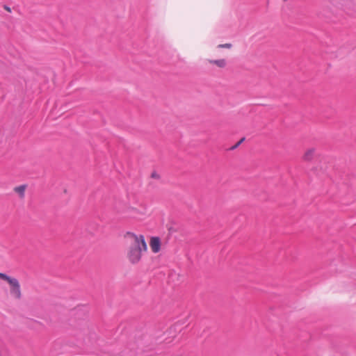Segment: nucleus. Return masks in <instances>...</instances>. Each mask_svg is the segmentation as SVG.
<instances>
[{"label":"nucleus","instance_id":"1a4fd4ad","mask_svg":"<svg viewBox=\"0 0 356 356\" xmlns=\"http://www.w3.org/2000/svg\"><path fill=\"white\" fill-rule=\"evenodd\" d=\"M231 47H232V44H229V43H226V44H219V45L218 46V47H219V48H228V49H229V48H231Z\"/></svg>","mask_w":356,"mask_h":356},{"label":"nucleus","instance_id":"f8f14e48","mask_svg":"<svg viewBox=\"0 0 356 356\" xmlns=\"http://www.w3.org/2000/svg\"><path fill=\"white\" fill-rule=\"evenodd\" d=\"M240 145V144H238V142L237 143H236L234 146H232L230 149H235L236 148H237L238 146Z\"/></svg>","mask_w":356,"mask_h":356},{"label":"nucleus","instance_id":"f03ea898","mask_svg":"<svg viewBox=\"0 0 356 356\" xmlns=\"http://www.w3.org/2000/svg\"><path fill=\"white\" fill-rule=\"evenodd\" d=\"M10 286V294L16 299H20L22 297L20 284L16 278H13L9 282Z\"/></svg>","mask_w":356,"mask_h":356},{"label":"nucleus","instance_id":"9b49d317","mask_svg":"<svg viewBox=\"0 0 356 356\" xmlns=\"http://www.w3.org/2000/svg\"><path fill=\"white\" fill-rule=\"evenodd\" d=\"M3 8H4L6 10H7L8 12H11V8H10L9 6H8L7 5H4V6H3Z\"/></svg>","mask_w":356,"mask_h":356},{"label":"nucleus","instance_id":"423d86ee","mask_svg":"<svg viewBox=\"0 0 356 356\" xmlns=\"http://www.w3.org/2000/svg\"><path fill=\"white\" fill-rule=\"evenodd\" d=\"M26 189L25 185H21L15 188V191L21 197H24Z\"/></svg>","mask_w":356,"mask_h":356},{"label":"nucleus","instance_id":"39448f33","mask_svg":"<svg viewBox=\"0 0 356 356\" xmlns=\"http://www.w3.org/2000/svg\"><path fill=\"white\" fill-rule=\"evenodd\" d=\"M316 152L315 148H310L307 149L304 154L302 159L305 161H309L313 159Z\"/></svg>","mask_w":356,"mask_h":356},{"label":"nucleus","instance_id":"f257e3e1","mask_svg":"<svg viewBox=\"0 0 356 356\" xmlns=\"http://www.w3.org/2000/svg\"><path fill=\"white\" fill-rule=\"evenodd\" d=\"M128 234L133 238V242L129 248L127 257L132 264H136L141 259L143 252L147 251V244L143 235H136L130 232H128Z\"/></svg>","mask_w":356,"mask_h":356},{"label":"nucleus","instance_id":"0eeeda50","mask_svg":"<svg viewBox=\"0 0 356 356\" xmlns=\"http://www.w3.org/2000/svg\"><path fill=\"white\" fill-rule=\"evenodd\" d=\"M210 63L216 64L219 67H224L226 65V60L225 59L213 60H211Z\"/></svg>","mask_w":356,"mask_h":356},{"label":"nucleus","instance_id":"4468645a","mask_svg":"<svg viewBox=\"0 0 356 356\" xmlns=\"http://www.w3.org/2000/svg\"><path fill=\"white\" fill-rule=\"evenodd\" d=\"M245 140V138H241L239 141H238V144H241L243 141Z\"/></svg>","mask_w":356,"mask_h":356},{"label":"nucleus","instance_id":"7ed1b4c3","mask_svg":"<svg viewBox=\"0 0 356 356\" xmlns=\"http://www.w3.org/2000/svg\"><path fill=\"white\" fill-rule=\"evenodd\" d=\"M332 3L334 4L335 6L344 10L346 12H348L354 6V3L350 0H343L339 3H334V0H332Z\"/></svg>","mask_w":356,"mask_h":356},{"label":"nucleus","instance_id":"20e7f679","mask_svg":"<svg viewBox=\"0 0 356 356\" xmlns=\"http://www.w3.org/2000/svg\"><path fill=\"white\" fill-rule=\"evenodd\" d=\"M149 245L153 252L157 253L161 250V241L157 236L152 237Z\"/></svg>","mask_w":356,"mask_h":356},{"label":"nucleus","instance_id":"9d476101","mask_svg":"<svg viewBox=\"0 0 356 356\" xmlns=\"http://www.w3.org/2000/svg\"><path fill=\"white\" fill-rule=\"evenodd\" d=\"M151 177L154 179H159L160 176L159 174H157L156 172H153L151 175Z\"/></svg>","mask_w":356,"mask_h":356},{"label":"nucleus","instance_id":"ddd939ff","mask_svg":"<svg viewBox=\"0 0 356 356\" xmlns=\"http://www.w3.org/2000/svg\"><path fill=\"white\" fill-rule=\"evenodd\" d=\"M245 140V138H241L239 141H238V144H241L243 141Z\"/></svg>","mask_w":356,"mask_h":356},{"label":"nucleus","instance_id":"6e6552de","mask_svg":"<svg viewBox=\"0 0 356 356\" xmlns=\"http://www.w3.org/2000/svg\"><path fill=\"white\" fill-rule=\"evenodd\" d=\"M14 277H11L5 273H0V279L6 281L8 284Z\"/></svg>","mask_w":356,"mask_h":356}]
</instances>
